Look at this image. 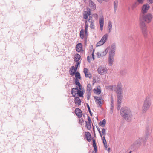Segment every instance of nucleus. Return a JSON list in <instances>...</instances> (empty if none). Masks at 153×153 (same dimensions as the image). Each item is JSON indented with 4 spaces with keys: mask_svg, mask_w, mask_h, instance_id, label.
I'll use <instances>...</instances> for the list:
<instances>
[{
    "mask_svg": "<svg viewBox=\"0 0 153 153\" xmlns=\"http://www.w3.org/2000/svg\"><path fill=\"white\" fill-rule=\"evenodd\" d=\"M118 5V2L117 1H116L114 2V13H115L117 9V6Z\"/></svg>",
    "mask_w": 153,
    "mask_h": 153,
    "instance_id": "f704fd0d",
    "label": "nucleus"
},
{
    "mask_svg": "<svg viewBox=\"0 0 153 153\" xmlns=\"http://www.w3.org/2000/svg\"><path fill=\"white\" fill-rule=\"evenodd\" d=\"M95 16H96V17H97V14H95Z\"/></svg>",
    "mask_w": 153,
    "mask_h": 153,
    "instance_id": "69168bd1",
    "label": "nucleus"
},
{
    "mask_svg": "<svg viewBox=\"0 0 153 153\" xmlns=\"http://www.w3.org/2000/svg\"><path fill=\"white\" fill-rule=\"evenodd\" d=\"M84 30L83 29L81 30L80 32V36L81 38H84Z\"/></svg>",
    "mask_w": 153,
    "mask_h": 153,
    "instance_id": "e433bc0d",
    "label": "nucleus"
},
{
    "mask_svg": "<svg viewBox=\"0 0 153 153\" xmlns=\"http://www.w3.org/2000/svg\"><path fill=\"white\" fill-rule=\"evenodd\" d=\"M106 124V120L105 119H103L102 121L99 123V125L102 127H104Z\"/></svg>",
    "mask_w": 153,
    "mask_h": 153,
    "instance_id": "72a5a7b5",
    "label": "nucleus"
},
{
    "mask_svg": "<svg viewBox=\"0 0 153 153\" xmlns=\"http://www.w3.org/2000/svg\"><path fill=\"white\" fill-rule=\"evenodd\" d=\"M79 87V90H81V88H82V86L80 84V85H78Z\"/></svg>",
    "mask_w": 153,
    "mask_h": 153,
    "instance_id": "864d4df0",
    "label": "nucleus"
},
{
    "mask_svg": "<svg viewBox=\"0 0 153 153\" xmlns=\"http://www.w3.org/2000/svg\"><path fill=\"white\" fill-rule=\"evenodd\" d=\"M138 4V3L137 2H134L132 6V9H134Z\"/></svg>",
    "mask_w": 153,
    "mask_h": 153,
    "instance_id": "ea45409f",
    "label": "nucleus"
},
{
    "mask_svg": "<svg viewBox=\"0 0 153 153\" xmlns=\"http://www.w3.org/2000/svg\"><path fill=\"white\" fill-rule=\"evenodd\" d=\"M104 147H105V148L106 149H107V144H105V145H104Z\"/></svg>",
    "mask_w": 153,
    "mask_h": 153,
    "instance_id": "4d7b16f0",
    "label": "nucleus"
},
{
    "mask_svg": "<svg viewBox=\"0 0 153 153\" xmlns=\"http://www.w3.org/2000/svg\"><path fill=\"white\" fill-rule=\"evenodd\" d=\"M112 24L111 21H109L107 26V30L108 33H110L112 30Z\"/></svg>",
    "mask_w": 153,
    "mask_h": 153,
    "instance_id": "aec40b11",
    "label": "nucleus"
},
{
    "mask_svg": "<svg viewBox=\"0 0 153 153\" xmlns=\"http://www.w3.org/2000/svg\"><path fill=\"white\" fill-rule=\"evenodd\" d=\"M75 112L79 118H80L82 116V113L81 110L79 108H76Z\"/></svg>",
    "mask_w": 153,
    "mask_h": 153,
    "instance_id": "f3484780",
    "label": "nucleus"
},
{
    "mask_svg": "<svg viewBox=\"0 0 153 153\" xmlns=\"http://www.w3.org/2000/svg\"><path fill=\"white\" fill-rule=\"evenodd\" d=\"M88 11H85L83 13V18L84 19H85V20H87V19L88 18V16H90V15H91V11L89 9L88 10Z\"/></svg>",
    "mask_w": 153,
    "mask_h": 153,
    "instance_id": "ddd939ff",
    "label": "nucleus"
},
{
    "mask_svg": "<svg viewBox=\"0 0 153 153\" xmlns=\"http://www.w3.org/2000/svg\"><path fill=\"white\" fill-rule=\"evenodd\" d=\"M117 104L121 105V101L122 99V95L118 96L117 95Z\"/></svg>",
    "mask_w": 153,
    "mask_h": 153,
    "instance_id": "393cba45",
    "label": "nucleus"
},
{
    "mask_svg": "<svg viewBox=\"0 0 153 153\" xmlns=\"http://www.w3.org/2000/svg\"><path fill=\"white\" fill-rule=\"evenodd\" d=\"M120 105H121L117 104V110H119L120 109V108L121 107Z\"/></svg>",
    "mask_w": 153,
    "mask_h": 153,
    "instance_id": "09e8293b",
    "label": "nucleus"
},
{
    "mask_svg": "<svg viewBox=\"0 0 153 153\" xmlns=\"http://www.w3.org/2000/svg\"><path fill=\"white\" fill-rule=\"evenodd\" d=\"M92 89V87L91 84H89L87 85V91H91Z\"/></svg>",
    "mask_w": 153,
    "mask_h": 153,
    "instance_id": "58836bf2",
    "label": "nucleus"
},
{
    "mask_svg": "<svg viewBox=\"0 0 153 153\" xmlns=\"http://www.w3.org/2000/svg\"><path fill=\"white\" fill-rule=\"evenodd\" d=\"M117 95H122V85L121 84L119 83L117 85Z\"/></svg>",
    "mask_w": 153,
    "mask_h": 153,
    "instance_id": "f8f14e48",
    "label": "nucleus"
},
{
    "mask_svg": "<svg viewBox=\"0 0 153 153\" xmlns=\"http://www.w3.org/2000/svg\"><path fill=\"white\" fill-rule=\"evenodd\" d=\"M93 84L95 83H97L100 82V77H93Z\"/></svg>",
    "mask_w": 153,
    "mask_h": 153,
    "instance_id": "c85d7f7f",
    "label": "nucleus"
},
{
    "mask_svg": "<svg viewBox=\"0 0 153 153\" xmlns=\"http://www.w3.org/2000/svg\"><path fill=\"white\" fill-rule=\"evenodd\" d=\"M91 77H89V78H91Z\"/></svg>",
    "mask_w": 153,
    "mask_h": 153,
    "instance_id": "774afa93",
    "label": "nucleus"
},
{
    "mask_svg": "<svg viewBox=\"0 0 153 153\" xmlns=\"http://www.w3.org/2000/svg\"><path fill=\"white\" fill-rule=\"evenodd\" d=\"M75 103L78 105H81V100L78 97H75L74 100Z\"/></svg>",
    "mask_w": 153,
    "mask_h": 153,
    "instance_id": "a878e982",
    "label": "nucleus"
},
{
    "mask_svg": "<svg viewBox=\"0 0 153 153\" xmlns=\"http://www.w3.org/2000/svg\"><path fill=\"white\" fill-rule=\"evenodd\" d=\"M110 148H108V152H109L110 151Z\"/></svg>",
    "mask_w": 153,
    "mask_h": 153,
    "instance_id": "052dcab7",
    "label": "nucleus"
},
{
    "mask_svg": "<svg viewBox=\"0 0 153 153\" xmlns=\"http://www.w3.org/2000/svg\"><path fill=\"white\" fill-rule=\"evenodd\" d=\"M116 48V45L114 44H113L111 45L109 51V55L114 56Z\"/></svg>",
    "mask_w": 153,
    "mask_h": 153,
    "instance_id": "1a4fd4ad",
    "label": "nucleus"
},
{
    "mask_svg": "<svg viewBox=\"0 0 153 153\" xmlns=\"http://www.w3.org/2000/svg\"><path fill=\"white\" fill-rule=\"evenodd\" d=\"M82 43H79L76 46V50L78 52H80L82 50Z\"/></svg>",
    "mask_w": 153,
    "mask_h": 153,
    "instance_id": "a211bd4d",
    "label": "nucleus"
},
{
    "mask_svg": "<svg viewBox=\"0 0 153 153\" xmlns=\"http://www.w3.org/2000/svg\"><path fill=\"white\" fill-rule=\"evenodd\" d=\"M149 4H146L143 6L142 7V12L143 13H145L147 12L150 8Z\"/></svg>",
    "mask_w": 153,
    "mask_h": 153,
    "instance_id": "9b49d317",
    "label": "nucleus"
},
{
    "mask_svg": "<svg viewBox=\"0 0 153 153\" xmlns=\"http://www.w3.org/2000/svg\"><path fill=\"white\" fill-rule=\"evenodd\" d=\"M107 52L108 50L106 49L102 52H98L97 54V56L98 58L104 56L107 54Z\"/></svg>",
    "mask_w": 153,
    "mask_h": 153,
    "instance_id": "dca6fc26",
    "label": "nucleus"
},
{
    "mask_svg": "<svg viewBox=\"0 0 153 153\" xmlns=\"http://www.w3.org/2000/svg\"><path fill=\"white\" fill-rule=\"evenodd\" d=\"M120 113L121 116L127 121H131L132 114L129 108L127 107H122L121 109Z\"/></svg>",
    "mask_w": 153,
    "mask_h": 153,
    "instance_id": "f257e3e1",
    "label": "nucleus"
},
{
    "mask_svg": "<svg viewBox=\"0 0 153 153\" xmlns=\"http://www.w3.org/2000/svg\"><path fill=\"white\" fill-rule=\"evenodd\" d=\"M118 73L119 76H124L126 75L127 72L125 70H121L119 71Z\"/></svg>",
    "mask_w": 153,
    "mask_h": 153,
    "instance_id": "cd10ccee",
    "label": "nucleus"
},
{
    "mask_svg": "<svg viewBox=\"0 0 153 153\" xmlns=\"http://www.w3.org/2000/svg\"><path fill=\"white\" fill-rule=\"evenodd\" d=\"M105 141H106V140L105 139V136H104L102 138V141L103 142Z\"/></svg>",
    "mask_w": 153,
    "mask_h": 153,
    "instance_id": "603ef678",
    "label": "nucleus"
},
{
    "mask_svg": "<svg viewBox=\"0 0 153 153\" xmlns=\"http://www.w3.org/2000/svg\"><path fill=\"white\" fill-rule=\"evenodd\" d=\"M88 25L87 24V20H86L85 21V32L86 34H87L88 32Z\"/></svg>",
    "mask_w": 153,
    "mask_h": 153,
    "instance_id": "2f4dec72",
    "label": "nucleus"
},
{
    "mask_svg": "<svg viewBox=\"0 0 153 153\" xmlns=\"http://www.w3.org/2000/svg\"><path fill=\"white\" fill-rule=\"evenodd\" d=\"M86 122V127L88 130H90L91 128V122H88L86 121H85Z\"/></svg>",
    "mask_w": 153,
    "mask_h": 153,
    "instance_id": "c756f323",
    "label": "nucleus"
},
{
    "mask_svg": "<svg viewBox=\"0 0 153 153\" xmlns=\"http://www.w3.org/2000/svg\"><path fill=\"white\" fill-rule=\"evenodd\" d=\"M76 78L75 79V84L77 85H80V83L79 82L78 79H80L81 77H76Z\"/></svg>",
    "mask_w": 153,
    "mask_h": 153,
    "instance_id": "473e14b6",
    "label": "nucleus"
},
{
    "mask_svg": "<svg viewBox=\"0 0 153 153\" xmlns=\"http://www.w3.org/2000/svg\"><path fill=\"white\" fill-rule=\"evenodd\" d=\"M111 107L110 109H111L112 110L113 109V107H114V106H113L114 100H113V99L112 97H111Z\"/></svg>",
    "mask_w": 153,
    "mask_h": 153,
    "instance_id": "a19ab883",
    "label": "nucleus"
},
{
    "mask_svg": "<svg viewBox=\"0 0 153 153\" xmlns=\"http://www.w3.org/2000/svg\"><path fill=\"white\" fill-rule=\"evenodd\" d=\"M94 98L96 100V102L97 104L99 105V107H101L103 99L101 97H98L96 96H94Z\"/></svg>",
    "mask_w": 153,
    "mask_h": 153,
    "instance_id": "9d476101",
    "label": "nucleus"
},
{
    "mask_svg": "<svg viewBox=\"0 0 153 153\" xmlns=\"http://www.w3.org/2000/svg\"><path fill=\"white\" fill-rule=\"evenodd\" d=\"M87 60L88 61V62H90V59L89 58V56H88L87 57Z\"/></svg>",
    "mask_w": 153,
    "mask_h": 153,
    "instance_id": "13d9d810",
    "label": "nucleus"
},
{
    "mask_svg": "<svg viewBox=\"0 0 153 153\" xmlns=\"http://www.w3.org/2000/svg\"><path fill=\"white\" fill-rule=\"evenodd\" d=\"M151 129L150 127L149 126H147L146 127L145 131V139L147 140L149 136L151 134Z\"/></svg>",
    "mask_w": 153,
    "mask_h": 153,
    "instance_id": "423d86ee",
    "label": "nucleus"
},
{
    "mask_svg": "<svg viewBox=\"0 0 153 153\" xmlns=\"http://www.w3.org/2000/svg\"><path fill=\"white\" fill-rule=\"evenodd\" d=\"M81 58L80 56L78 54H76L74 56V61L76 62H79V61Z\"/></svg>",
    "mask_w": 153,
    "mask_h": 153,
    "instance_id": "bb28decb",
    "label": "nucleus"
},
{
    "mask_svg": "<svg viewBox=\"0 0 153 153\" xmlns=\"http://www.w3.org/2000/svg\"><path fill=\"white\" fill-rule=\"evenodd\" d=\"M99 22L100 30L102 31L103 30L104 24V18L103 16H102L99 19Z\"/></svg>",
    "mask_w": 153,
    "mask_h": 153,
    "instance_id": "2eb2a0df",
    "label": "nucleus"
},
{
    "mask_svg": "<svg viewBox=\"0 0 153 153\" xmlns=\"http://www.w3.org/2000/svg\"><path fill=\"white\" fill-rule=\"evenodd\" d=\"M103 143L104 145H105V144H107L106 141H103Z\"/></svg>",
    "mask_w": 153,
    "mask_h": 153,
    "instance_id": "6e6d98bb",
    "label": "nucleus"
},
{
    "mask_svg": "<svg viewBox=\"0 0 153 153\" xmlns=\"http://www.w3.org/2000/svg\"><path fill=\"white\" fill-rule=\"evenodd\" d=\"M97 71L99 74L103 75L106 73L107 69L104 67L100 66L98 68Z\"/></svg>",
    "mask_w": 153,
    "mask_h": 153,
    "instance_id": "0eeeda50",
    "label": "nucleus"
},
{
    "mask_svg": "<svg viewBox=\"0 0 153 153\" xmlns=\"http://www.w3.org/2000/svg\"><path fill=\"white\" fill-rule=\"evenodd\" d=\"M94 91L97 94H99L101 93V90L100 86H98L97 87V89H94Z\"/></svg>",
    "mask_w": 153,
    "mask_h": 153,
    "instance_id": "b1692460",
    "label": "nucleus"
},
{
    "mask_svg": "<svg viewBox=\"0 0 153 153\" xmlns=\"http://www.w3.org/2000/svg\"><path fill=\"white\" fill-rule=\"evenodd\" d=\"M102 134L104 136L106 135V130L104 128H103L102 130Z\"/></svg>",
    "mask_w": 153,
    "mask_h": 153,
    "instance_id": "c03bdc74",
    "label": "nucleus"
},
{
    "mask_svg": "<svg viewBox=\"0 0 153 153\" xmlns=\"http://www.w3.org/2000/svg\"><path fill=\"white\" fill-rule=\"evenodd\" d=\"M88 122H91V118H90V117H89V116H88Z\"/></svg>",
    "mask_w": 153,
    "mask_h": 153,
    "instance_id": "3c124183",
    "label": "nucleus"
},
{
    "mask_svg": "<svg viewBox=\"0 0 153 153\" xmlns=\"http://www.w3.org/2000/svg\"><path fill=\"white\" fill-rule=\"evenodd\" d=\"M85 136L88 142H90L92 140L91 136L90 133L88 132L85 133Z\"/></svg>",
    "mask_w": 153,
    "mask_h": 153,
    "instance_id": "412c9836",
    "label": "nucleus"
},
{
    "mask_svg": "<svg viewBox=\"0 0 153 153\" xmlns=\"http://www.w3.org/2000/svg\"><path fill=\"white\" fill-rule=\"evenodd\" d=\"M91 4H92V5H94V3H93V2H92V3Z\"/></svg>",
    "mask_w": 153,
    "mask_h": 153,
    "instance_id": "0e129e2a",
    "label": "nucleus"
},
{
    "mask_svg": "<svg viewBox=\"0 0 153 153\" xmlns=\"http://www.w3.org/2000/svg\"><path fill=\"white\" fill-rule=\"evenodd\" d=\"M137 0V2H138V4H142L143 2V1H144V0Z\"/></svg>",
    "mask_w": 153,
    "mask_h": 153,
    "instance_id": "a18cd8bd",
    "label": "nucleus"
},
{
    "mask_svg": "<svg viewBox=\"0 0 153 153\" xmlns=\"http://www.w3.org/2000/svg\"><path fill=\"white\" fill-rule=\"evenodd\" d=\"M94 50H93V53H92V58H93V60L94 59Z\"/></svg>",
    "mask_w": 153,
    "mask_h": 153,
    "instance_id": "5fc2aeb1",
    "label": "nucleus"
},
{
    "mask_svg": "<svg viewBox=\"0 0 153 153\" xmlns=\"http://www.w3.org/2000/svg\"><path fill=\"white\" fill-rule=\"evenodd\" d=\"M111 113H113V109L112 110L111 109Z\"/></svg>",
    "mask_w": 153,
    "mask_h": 153,
    "instance_id": "680f3d73",
    "label": "nucleus"
},
{
    "mask_svg": "<svg viewBox=\"0 0 153 153\" xmlns=\"http://www.w3.org/2000/svg\"><path fill=\"white\" fill-rule=\"evenodd\" d=\"M140 25L142 28V32L143 34L145 35L146 34L147 29L146 27V24L142 19H140Z\"/></svg>",
    "mask_w": 153,
    "mask_h": 153,
    "instance_id": "6e6552de",
    "label": "nucleus"
},
{
    "mask_svg": "<svg viewBox=\"0 0 153 153\" xmlns=\"http://www.w3.org/2000/svg\"><path fill=\"white\" fill-rule=\"evenodd\" d=\"M92 139L93 142V146L94 148V151L97 152V149L94 138V137H93Z\"/></svg>",
    "mask_w": 153,
    "mask_h": 153,
    "instance_id": "7c9ffc66",
    "label": "nucleus"
},
{
    "mask_svg": "<svg viewBox=\"0 0 153 153\" xmlns=\"http://www.w3.org/2000/svg\"><path fill=\"white\" fill-rule=\"evenodd\" d=\"M76 68H75L74 66L71 67L69 71L70 75L71 76H73L74 75L75 76H80V73L78 72H76Z\"/></svg>",
    "mask_w": 153,
    "mask_h": 153,
    "instance_id": "39448f33",
    "label": "nucleus"
},
{
    "mask_svg": "<svg viewBox=\"0 0 153 153\" xmlns=\"http://www.w3.org/2000/svg\"><path fill=\"white\" fill-rule=\"evenodd\" d=\"M88 21L90 23V27L91 29H94L95 25L94 24V21L92 19V17L91 16H90L89 17Z\"/></svg>",
    "mask_w": 153,
    "mask_h": 153,
    "instance_id": "4468645a",
    "label": "nucleus"
},
{
    "mask_svg": "<svg viewBox=\"0 0 153 153\" xmlns=\"http://www.w3.org/2000/svg\"><path fill=\"white\" fill-rule=\"evenodd\" d=\"M138 143H136V142H135L134 143V144H133V145H136V144H137Z\"/></svg>",
    "mask_w": 153,
    "mask_h": 153,
    "instance_id": "bf43d9fd",
    "label": "nucleus"
},
{
    "mask_svg": "<svg viewBox=\"0 0 153 153\" xmlns=\"http://www.w3.org/2000/svg\"><path fill=\"white\" fill-rule=\"evenodd\" d=\"M97 129L99 132V134L100 135L101 137H102V134H101V131L100 129V128H97Z\"/></svg>",
    "mask_w": 153,
    "mask_h": 153,
    "instance_id": "de8ad7c7",
    "label": "nucleus"
},
{
    "mask_svg": "<svg viewBox=\"0 0 153 153\" xmlns=\"http://www.w3.org/2000/svg\"><path fill=\"white\" fill-rule=\"evenodd\" d=\"M87 106L88 107V111L90 114L91 115V116H92V113L91 111V110H90V107H89V106L88 105V104L87 103Z\"/></svg>",
    "mask_w": 153,
    "mask_h": 153,
    "instance_id": "79ce46f5",
    "label": "nucleus"
},
{
    "mask_svg": "<svg viewBox=\"0 0 153 153\" xmlns=\"http://www.w3.org/2000/svg\"><path fill=\"white\" fill-rule=\"evenodd\" d=\"M77 62L76 63V64L75 65V68H76V69H77L78 67V65H80V62Z\"/></svg>",
    "mask_w": 153,
    "mask_h": 153,
    "instance_id": "37998d69",
    "label": "nucleus"
},
{
    "mask_svg": "<svg viewBox=\"0 0 153 153\" xmlns=\"http://www.w3.org/2000/svg\"><path fill=\"white\" fill-rule=\"evenodd\" d=\"M148 2L150 4H152L153 3V0H148Z\"/></svg>",
    "mask_w": 153,
    "mask_h": 153,
    "instance_id": "8fccbe9b",
    "label": "nucleus"
},
{
    "mask_svg": "<svg viewBox=\"0 0 153 153\" xmlns=\"http://www.w3.org/2000/svg\"><path fill=\"white\" fill-rule=\"evenodd\" d=\"M108 36V34H105L102 37L101 39L96 44V46L98 47L103 45L106 41Z\"/></svg>",
    "mask_w": 153,
    "mask_h": 153,
    "instance_id": "20e7f679",
    "label": "nucleus"
},
{
    "mask_svg": "<svg viewBox=\"0 0 153 153\" xmlns=\"http://www.w3.org/2000/svg\"><path fill=\"white\" fill-rule=\"evenodd\" d=\"M78 89L77 88H73L71 91V94L73 96L75 97L77 94Z\"/></svg>",
    "mask_w": 153,
    "mask_h": 153,
    "instance_id": "4be33fe9",
    "label": "nucleus"
},
{
    "mask_svg": "<svg viewBox=\"0 0 153 153\" xmlns=\"http://www.w3.org/2000/svg\"><path fill=\"white\" fill-rule=\"evenodd\" d=\"M151 104L149 97H147L144 101L143 106V111L145 112L149 108Z\"/></svg>",
    "mask_w": 153,
    "mask_h": 153,
    "instance_id": "f03ea898",
    "label": "nucleus"
},
{
    "mask_svg": "<svg viewBox=\"0 0 153 153\" xmlns=\"http://www.w3.org/2000/svg\"><path fill=\"white\" fill-rule=\"evenodd\" d=\"M87 98L88 100H89L90 98L91 95V91H87Z\"/></svg>",
    "mask_w": 153,
    "mask_h": 153,
    "instance_id": "4c0bfd02",
    "label": "nucleus"
},
{
    "mask_svg": "<svg viewBox=\"0 0 153 153\" xmlns=\"http://www.w3.org/2000/svg\"><path fill=\"white\" fill-rule=\"evenodd\" d=\"M84 72L85 76H91V74L89 72V70L86 68H85L84 69Z\"/></svg>",
    "mask_w": 153,
    "mask_h": 153,
    "instance_id": "5701e85b",
    "label": "nucleus"
},
{
    "mask_svg": "<svg viewBox=\"0 0 153 153\" xmlns=\"http://www.w3.org/2000/svg\"><path fill=\"white\" fill-rule=\"evenodd\" d=\"M131 152H132V151H130L129 152V153H131Z\"/></svg>",
    "mask_w": 153,
    "mask_h": 153,
    "instance_id": "338daca9",
    "label": "nucleus"
},
{
    "mask_svg": "<svg viewBox=\"0 0 153 153\" xmlns=\"http://www.w3.org/2000/svg\"><path fill=\"white\" fill-rule=\"evenodd\" d=\"M97 1L100 3H101L103 1H104L105 2L108 1V0H97Z\"/></svg>",
    "mask_w": 153,
    "mask_h": 153,
    "instance_id": "49530a36",
    "label": "nucleus"
},
{
    "mask_svg": "<svg viewBox=\"0 0 153 153\" xmlns=\"http://www.w3.org/2000/svg\"><path fill=\"white\" fill-rule=\"evenodd\" d=\"M96 152H96L95 151L94 152V151H93V152H92V153H96Z\"/></svg>",
    "mask_w": 153,
    "mask_h": 153,
    "instance_id": "e2e57ef3",
    "label": "nucleus"
},
{
    "mask_svg": "<svg viewBox=\"0 0 153 153\" xmlns=\"http://www.w3.org/2000/svg\"><path fill=\"white\" fill-rule=\"evenodd\" d=\"M114 56L109 55L108 63L109 65L111 66L114 62Z\"/></svg>",
    "mask_w": 153,
    "mask_h": 153,
    "instance_id": "6ab92c4d",
    "label": "nucleus"
},
{
    "mask_svg": "<svg viewBox=\"0 0 153 153\" xmlns=\"http://www.w3.org/2000/svg\"><path fill=\"white\" fill-rule=\"evenodd\" d=\"M152 17L153 16L150 13H148L146 15L143 16V18L140 19V21L141 19H142L145 23L146 22L149 23L151 22Z\"/></svg>",
    "mask_w": 153,
    "mask_h": 153,
    "instance_id": "7ed1b4c3",
    "label": "nucleus"
},
{
    "mask_svg": "<svg viewBox=\"0 0 153 153\" xmlns=\"http://www.w3.org/2000/svg\"><path fill=\"white\" fill-rule=\"evenodd\" d=\"M77 94L80 97H83L84 93L82 91L78 89Z\"/></svg>",
    "mask_w": 153,
    "mask_h": 153,
    "instance_id": "c9c22d12",
    "label": "nucleus"
}]
</instances>
